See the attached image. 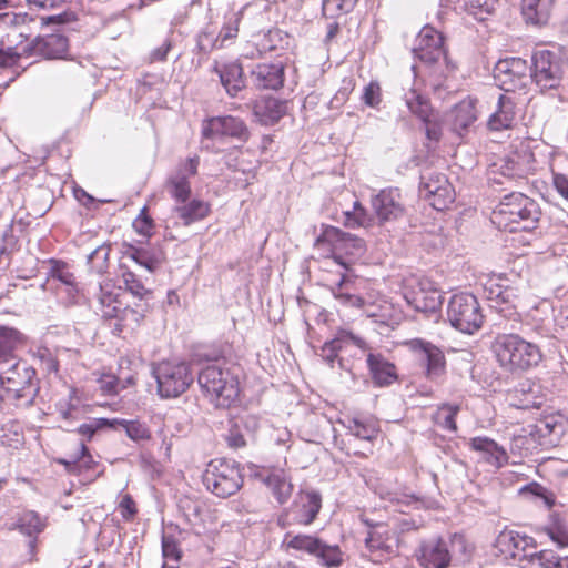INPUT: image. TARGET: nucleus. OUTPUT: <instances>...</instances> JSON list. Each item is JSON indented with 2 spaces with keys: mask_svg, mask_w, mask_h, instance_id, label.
<instances>
[{
  "mask_svg": "<svg viewBox=\"0 0 568 568\" xmlns=\"http://www.w3.org/2000/svg\"><path fill=\"white\" fill-rule=\"evenodd\" d=\"M539 216V206L532 199L514 192L504 196L490 220L499 230L517 232L534 229Z\"/></svg>",
  "mask_w": 568,
  "mask_h": 568,
  "instance_id": "nucleus-1",
  "label": "nucleus"
},
{
  "mask_svg": "<svg viewBox=\"0 0 568 568\" xmlns=\"http://www.w3.org/2000/svg\"><path fill=\"white\" fill-rule=\"evenodd\" d=\"M493 352L507 372L519 373L537 366L542 358L540 348L518 334H499L493 343Z\"/></svg>",
  "mask_w": 568,
  "mask_h": 568,
  "instance_id": "nucleus-2",
  "label": "nucleus"
},
{
  "mask_svg": "<svg viewBox=\"0 0 568 568\" xmlns=\"http://www.w3.org/2000/svg\"><path fill=\"white\" fill-rule=\"evenodd\" d=\"M199 385L216 407H229L240 393L237 375L220 363L206 365L199 374Z\"/></svg>",
  "mask_w": 568,
  "mask_h": 568,
  "instance_id": "nucleus-3",
  "label": "nucleus"
},
{
  "mask_svg": "<svg viewBox=\"0 0 568 568\" xmlns=\"http://www.w3.org/2000/svg\"><path fill=\"white\" fill-rule=\"evenodd\" d=\"M36 371L27 362L11 358L8 365L0 366V387L7 397L20 405H31L38 393L34 383Z\"/></svg>",
  "mask_w": 568,
  "mask_h": 568,
  "instance_id": "nucleus-4",
  "label": "nucleus"
},
{
  "mask_svg": "<svg viewBox=\"0 0 568 568\" xmlns=\"http://www.w3.org/2000/svg\"><path fill=\"white\" fill-rule=\"evenodd\" d=\"M469 546L460 534L432 538L420 542L416 558L423 568H447L454 557H466Z\"/></svg>",
  "mask_w": 568,
  "mask_h": 568,
  "instance_id": "nucleus-5",
  "label": "nucleus"
},
{
  "mask_svg": "<svg viewBox=\"0 0 568 568\" xmlns=\"http://www.w3.org/2000/svg\"><path fill=\"white\" fill-rule=\"evenodd\" d=\"M535 156L529 145L519 141L511 144L509 152L498 162L491 164L489 169V179L498 184H503V179L521 180L534 170Z\"/></svg>",
  "mask_w": 568,
  "mask_h": 568,
  "instance_id": "nucleus-6",
  "label": "nucleus"
},
{
  "mask_svg": "<svg viewBox=\"0 0 568 568\" xmlns=\"http://www.w3.org/2000/svg\"><path fill=\"white\" fill-rule=\"evenodd\" d=\"M206 488L221 498L234 495L243 484L239 467L230 460L214 459L203 475Z\"/></svg>",
  "mask_w": 568,
  "mask_h": 568,
  "instance_id": "nucleus-7",
  "label": "nucleus"
},
{
  "mask_svg": "<svg viewBox=\"0 0 568 568\" xmlns=\"http://www.w3.org/2000/svg\"><path fill=\"white\" fill-rule=\"evenodd\" d=\"M158 394L162 398H175L193 383V374L186 363L162 362L153 368Z\"/></svg>",
  "mask_w": 568,
  "mask_h": 568,
  "instance_id": "nucleus-8",
  "label": "nucleus"
},
{
  "mask_svg": "<svg viewBox=\"0 0 568 568\" xmlns=\"http://www.w3.org/2000/svg\"><path fill=\"white\" fill-rule=\"evenodd\" d=\"M447 317L452 326L466 334H474L484 322L477 298L468 293L455 294L450 298Z\"/></svg>",
  "mask_w": 568,
  "mask_h": 568,
  "instance_id": "nucleus-9",
  "label": "nucleus"
},
{
  "mask_svg": "<svg viewBox=\"0 0 568 568\" xmlns=\"http://www.w3.org/2000/svg\"><path fill=\"white\" fill-rule=\"evenodd\" d=\"M285 542L288 548L304 551L315 557L325 567H339L343 564L344 555L337 545H329L314 535H291L287 534Z\"/></svg>",
  "mask_w": 568,
  "mask_h": 568,
  "instance_id": "nucleus-10",
  "label": "nucleus"
},
{
  "mask_svg": "<svg viewBox=\"0 0 568 568\" xmlns=\"http://www.w3.org/2000/svg\"><path fill=\"white\" fill-rule=\"evenodd\" d=\"M322 507L321 494L314 490L300 491L292 506L278 517L281 526L292 524L310 525L314 521Z\"/></svg>",
  "mask_w": 568,
  "mask_h": 568,
  "instance_id": "nucleus-11",
  "label": "nucleus"
},
{
  "mask_svg": "<svg viewBox=\"0 0 568 568\" xmlns=\"http://www.w3.org/2000/svg\"><path fill=\"white\" fill-rule=\"evenodd\" d=\"M530 68L520 58L499 60L494 69V79L505 92L524 90L530 82Z\"/></svg>",
  "mask_w": 568,
  "mask_h": 568,
  "instance_id": "nucleus-12",
  "label": "nucleus"
},
{
  "mask_svg": "<svg viewBox=\"0 0 568 568\" xmlns=\"http://www.w3.org/2000/svg\"><path fill=\"white\" fill-rule=\"evenodd\" d=\"M397 551L394 534L384 525H377L368 531L361 556L373 564L381 565L395 556Z\"/></svg>",
  "mask_w": 568,
  "mask_h": 568,
  "instance_id": "nucleus-13",
  "label": "nucleus"
},
{
  "mask_svg": "<svg viewBox=\"0 0 568 568\" xmlns=\"http://www.w3.org/2000/svg\"><path fill=\"white\" fill-rule=\"evenodd\" d=\"M413 52L417 59L427 64L445 63L446 70L452 72L454 67L447 61L444 48V37L435 28L425 26L416 38Z\"/></svg>",
  "mask_w": 568,
  "mask_h": 568,
  "instance_id": "nucleus-14",
  "label": "nucleus"
},
{
  "mask_svg": "<svg viewBox=\"0 0 568 568\" xmlns=\"http://www.w3.org/2000/svg\"><path fill=\"white\" fill-rule=\"evenodd\" d=\"M403 295L408 305L423 313H436L443 304L442 293L427 278H420L406 285Z\"/></svg>",
  "mask_w": 568,
  "mask_h": 568,
  "instance_id": "nucleus-15",
  "label": "nucleus"
},
{
  "mask_svg": "<svg viewBox=\"0 0 568 568\" xmlns=\"http://www.w3.org/2000/svg\"><path fill=\"white\" fill-rule=\"evenodd\" d=\"M419 192L437 211L447 209L454 202L456 195L447 176L439 172L423 174Z\"/></svg>",
  "mask_w": 568,
  "mask_h": 568,
  "instance_id": "nucleus-16",
  "label": "nucleus"
},
{
  "mask_svg": "<svg viewBox=\"0 0 568 568\" xmlns=\"http://www.w3.org/2000/svg\"><path fill=\"white\" fill-rule=\"evenodd\" d=\"M530 80L541 90L556 89L562 79V69L556 54L548 50L536 51L532 55Z\"/></svg>",
  "mask_w": 568,
  "mask_h": 568,
  "instance_id": "nucleus-17",
  "label": "nucleus"
},
{
  "mask_svg": "<svg viewBox=\"0 0 568 568\" xmlns=\"http://www.w3.org/2000/svg\"><path fill=\"white\" fill-rule=\"evenodd\" d=\"M495 548L505 559L526 564L537 546L530 536L515 530H503L495 540Z\"/></svg>",
  "mask_w": 568,
  "mask_h": 568,
  "instance_id": "nucleus-18",
  "label": "nucleus"
},
{
  "mask_svg": "<svg viewBox=\"0 0 568 568\" xmlns=\"http://www.w3.org/2000/svg\"><path fill=\"white\" fill-rule=\"evenodd\" d=\"M326 236L335 237L333 244V260L348 270L354 262L365 252V243L356 235L342 232L339 229L331 227Z\"/></svg>",
  "mask_w": 568,
  "mask_h": 568,
  "instance_id": "nucleus-19",
  "label": "nucleus"
},
{
  "mask_svg": "<svg viewBox=\"0 0 568 568\" xmlns=\"http://www.w3.org/2000/svg\"><path fill=\"white\" fill-rule=\"evenodd\" d=\"M199 158H187L168 178L165 189L176 203H184L191 195L190 178L197 173Z\"/></svg>",
  "mask_w": 568,
  "mask_h": 568,
  "instance_id": "nucleus-20",
  "label": "nucleus"
},
{
  "mask_svg": "<svg viewBox=\"0 0 568 568\" xmlns=\"http://www.w3.org/2000/svg\"><path fill=\"white\" fill-rule=\"evenodd\" d=\"M203 136L209 139H217L231 136L241 141L248 139V130L245 123L235 116H215L210 119L203 126Z\"/></svg>",
  "mask_w": 568,
  "mask_h": 568,
  "instance_id": "nucleus-21",
  "label": "nucleus"
},
{
  "mask_svg": "<svg viewBox=\"0 0 568 568\" xmlns=\"http://www.w3.org/2000/svg\"><path fill=\"white\" fill-rule=\"evenodd\" d=\"M372 207L381 223L397 220L404 213L397 190H382L372 199Z\"/></svg>",
  "mask_w": 568,
  "mask_h": 568,
  "instance_id": "nucleus-22",
  "label": "nucleus"
},
{
  "mask_svg": "<svg viewBox=\"0 0 568 568\" xmlns=\"http://www.w3.org/2000/svg\"><path fill=\"white\" fill-rule=\"evenodd\" d=\"M260 478L280 505L287 503L294 486L290 474L285 469L273 468L265 470L260 474Z\"/></svg>",
  "mask_w": 568,
  "mask_h": 568,
  "instance_id": "nucleus-23",
  "label": "nucleus"
},
{
  "mask_svg": "<svg viewBox=\"0 0 568 568\" xmlns=\"http://www.w3.org/2000/svg\"><path fill=\"white\" fill-rule=\"evenodd\" d=\"M94 295L98 301V310L104 318L116 316L124 304L121 298V288L115 286L111 280L100 282Z\"/></svg>",
  "mask_w": 568,
  "mask_h": 568,
  "instance_id": "nucleus-24",
  "label": "nucleus"
},
{
  "mask_svg": "<svg viewBox=\"0 0 568 568\" xmlns=\"http://www.w3.org/2000/svg\"><path fill=\"white\" fill-rule=\"evenodd\" d=\"M23 53L38 54L48 59L61 58L68 51V39L60 33L37 38L30 47L22 49Z\"/></svg>",
  "mask_w": 568,
  "mask_h": 568,
  "instance_id": "nucleus-25",
  "label": "nucleus"
},
{
  "mask_svg": "<svg viewBox=\"0 0 568 568\" xmlns=\"http://www.w3.org/2000/svg\"><path fill=\"white\" fill-rule=\"evenodd\" d=\"M469 446L480 454L481 459L494 468H501L508 464L506 449L488 437H474Z\"/></svg>",
  "mask_w": 568,
  "mask_h": 568,
  "instance_id": "nucleus-26",
  "label": "nucleus"
},
{
  "mask_svg": "<svg viewBox=\"0 0 568 568\" xmlns=\"http://www.w3.org/2000/svg\"><path fill=\"white\" fill-rule=\"evenodd\" d=\"M252 78L257 88L276 90L283 85L284 68L281 63H261L252 71Z\"/></svg>",
  "mask_w": 568,
  "mask_h": 568,
  "instance_id": "nucleus-27",
  "label": "nucleus"
},
{
  "mask_svg": "<svg viewBox=\"0 0 568 568\" xmlns=\"http://www.w3.org/2000/svg\"><path fill=\"white\" fill-rule=\"evenodd\" d=\"M515 106L516 103L513 97L500 94L497 109L488 119L489 129L499 131L510 128L516 116Z\"/></svg>",
  "mask_w": 568,
  "mask_h": 568,
  "instance_id": "nucleus-28",
  "label": "nucleus"
},
{
  "mask_svg": "<svg viewBox=\"0 0 568 568\" xmlns=\"http://www.w3.org/2000/svg\"><path fill=\"white\" fill-rule=\"evenodd\" d=\"M513 405L520 409L539 408L542 396L539 395V385L527 379L518 384L511 393Z\"/></svg>",
  "mask_w": 568,
  "mask_h": 568,
  "instance_id": "nucleus-29",
  "label": "nucleus"
},
{
  "mask_svg": "<svg viewBox=\"0 0 568 568\" xmlns=\"http://www.w3.org/2000/svg\"><path fill=\"white\" fill-rule=\"evenodd\" d=\"M253 111L262 124L270 125L283 118L286 113V104L275 98H264L256 101Z\"/></svg>",
  "mask_w": 568,
  "mask_h": 568,
  "instance_id": "nucleus-30",
  "label": "nucleus"
},
{
  "mask_svg": "<svg viewBox=\"0 0 568 568\" xmlns=\"http://www.w3.org/2000/svg\"><path fill=\"white\" fill-rule=\"evenodd\" d=\"M367 352V365L374 382L379 385H389L396 379L395 366L385 359L381 354L371 349Z\"/></svg>",
  "mask_w": 568,
  "mask_h": 568,
  "instance_id": "nucleus-31",
  "label": "nucleus"
},
{
  "mask_svg": "<svg viewBox=\"0 0 568 568\" xmlns=\"http://www.w3.org/2000/svg\"><path fill=\"white\" fill-rule=\"evenodd\" d=\"M555 0H523L521 13L531 24H544L548 21Z\"/></svg>",
  "mask_w": 568,
  "mask_h": 568,
  "instance_id": "nucleus-32",
  "label": "nucleus"
},
{
  "mask_svg": "<svg viewBox=\"0 0 568 568\" xmlns=\"http://www.w3.org/2000/svg\"><path fill=\"white\" fill-rule=\"evenodd\" d=\"M452 123L456 132L460 134L477 120L476 100L465 99L460 101L452 111Z\"/></svg>",
  "mask_w": 568,
  "mask_h": 568,
  "instance_id": "nucleus-33",
  "label": "nucleus"
},
{
  "mask_svg": "<svg viewBox=\"0 0 568 568\" xmlns=\"http://www.w3.org/2000/svg\"><path fill=\"white\" fill-rule=\"evenodd\" d=\"M497 280L498 282L490 278L485 285L487 298L496 303L494 307H498L501 304L515 303L518 297L517 291L504 283L506 282L505 277L499 276Z\"/></svg>",
  "mask_w": 568,
  "mask_h": 568,
  "instance_id": "nucleus-34",
  "label": "nucleus"
},
{
  "mask_svg": "<svg viewBox=\"0 0 568 568\" xmlns=\"http://www.w3.org/2000/svg\"><path fill=\"white\" fill-rule=\"evenodd\" d=\"M123 257L130 258L150 273L155 272L162 263V254L160 252L132 245L126 248Z\"/></svg>",
  "mask_w": 568,
  "mask_h": 568,
  "instance_id": "nucleus-35",
  "label": "nucleus"
},
{
  "mask_svg": "<svg viewBox=\"0 0 568 568\" xmlns=\"http://www.w3.org/2000/svg\"><path fill=\"white\" fill-rule=\"evenodd\" d=\"M420 347L423 358L427 362V376L432 379L439 377L445 369V356L443 352L435 345L417 341Z\"/></svg>",
  "mask_w": 568,
  "mask_h": 568,
  "instance_id": "nucleus-36",
  "label": "nucleus"
},
{
  "mask_svg": "<svg viewBox=\"0 0 568 568\" xmlns=\"http://www.w3.org/2000/svg\"><path fill=\"white\" fill-rule=\"evenodd\" d=\"M209 212V203L196 199L189 203H181V205L174 207V213L182 221L183 225H190L195 221L204 219L207 216Z\"/></svg>",
  "mask_w": 568,
  "mask_h": 568,
  "instance_id": "nucleus-37",
  "label": "nucleus"
},
{
  "mask_svg": "<svg viewBox=\"0 0 568 568\" xmlns=\"http://www.w3.org/2000/svg\"><path fill=\"white\" fill-rule=\"evenodd\" d=\"M342 214L346 227H369L375 224V216L369 214L358 200L353 201L352 206L343 210Z\"/></svg>",
  "mask_w": 568,
  "mask_h": 568,
  "instance_id": "nucleus-38",
  "label": "nucleus"
},
{
  "mask_svg": "<svg viewBox=\"0 0 568 568\" xmlns=\"http://www.w3.org/2000/svg\"><path fill=\"white\" fill-rule=\"evenodd\" d=\"M525 568H568V556H557L552 550H534Z\"/></svg>",
  "mask_w": 568,
  "mask_h": 568,
  "instance_id": "nucleus-39",
  "label": "nucleus"
},
{
  "mask_svg": "<svg viewBox=\"0 0 568 568\" xmlns=\"http://www.w3.org/2000/svg\"><path fill=\"white\" fill-rule=\"evenodd\" d=\"M408 110L423 121H428L432 108L429 100L416 85L412 87L404 95Z\"/></svg>",
  "mask_w": 568,
  "mask_h": 568,
  "instance_id": "nucleus-40",
  "label": "nucleus"
},
{
  "mask_svg": "<svg viewBox=\"0 0 568 568\" xmlns=\"http://www.w3.org/2000/svg\"><path fill=\"white\" fill-rule=\"evenodd\" d=\"M220 79L226 92L231 97H235L245 87L243 69L237 63L224 65L220 71Z\"/></svg>",
  "mask_w": 568,
  "mask_h": 568,
  "instance_id": "nucleus-41",
  "label": "nucleus"
},
{
  "mask_svg": "<svg viewBox=\"0 0 568 568\" xmlns=\"http://www.w3.org/2000/svg\"><path fill=\"white\" fill-rule=\"evenodd\" d=\"M22 341L23 335L19 331L0 326V366H6L11 358H16L13 348Z\"/></svg>",
  "mask_w": 568,
  "mask_h": 568,
  "instance_id": "nucleus-42",
  "label": "nucleus"
},
{
  "mask_svg": "<svg viewBox=\"0 0 568 568\" xmlns=\"http://www.w3.org/2000/svg\"><path fill=\"white\" fill-rule=\"evenodd\" d=\"M22 341L23 335L19 331L0 326V366H6L11 358H16L13 348Z\"/></svg>",
  "mask_w": 568,
  "mask_h": 568,
  "instance_id": "nucleus-43",
  "label": "nucleus"
},
{
  "mask_svg": "<svg viewBox=\"0 0 568 568\" xmlns=\"http://www.w3.org/2000/svg\"><path fill=\"white\" fill-rule=\"evenodd\" d=\"M333 296L345 306L362 307L363 298L352 290L349 280L345 274L341 275L339 281L331 288Z\"/></svg>",
  "mask_w": 568,
  "mask_h": 568,
  "instance_id": "nucleus-44",
  "label": "nucleus"
},
{
  "mask_svg": "<svg viewBox=\"0 0 568 568\" xmlns=\"http://www.w3.org/2000/svg\"><path fill=\"white\" fill-rule=\"evenodd\" d=\"M344 425L351 435L361 440L372 442L378 434V427L374 420L355 417L344 422Z\"/></svg>",
  "mask_w": 568,
  "mask_h": 568,
  "instance_id": "nucleus-45",
  "label": "nucleus"
},
{
  "mask_svg": "<svg viewBox=\"0 0 568 568\" xmlns=\"http://www.w3.org/2000/svg\"><path fill=\"white\" fill-rule=\"evenodd\" d=\"M459 412L458 405L444 404L437 408L434 414V422L436 425L442 427L445 430L456 432V415Z\"/></svg>",
  "mask_w": 568,
  "mask_h": 568,
  "instance_id": "nucleus-46",
  "label": "nucleus"
},
{
  "mask_svg": "<svg viewBox=\"0 0 568 568\" xmlns=\"http://www.w3.org/2000/svg\"><path fill=\"white\" fill-rule=\"evenodd\" d=\"M17 526L24 535L33 536L43 530L45 523L36 511L28 510L21 514Z\"/></svg>",
  "mask_w": 568,
  "mask_h": 568,
  "instance_id": "nucleus-47",
  "label": "nucleus"
},
{
  "mask_svg": "<svg viewBox=\"0 0 568 568\" xmlns=\"http://www.w3.org/2000/svg\"><path fill=\"white\" fill-rule=\"evenodd\" d=\"M548 537L558 546H568V524L558 516H552L550 523L545 527Z\"/></svg>",
  "mask_w": 568,
  "mask_h": 568,
  "instance_id": "nucleus-48",
  "label": "nucleus"
},
{
  "mask_svg": "<svg viewBox=\"0 0 568 568\" xmlns=\"http://www.w3.org/2000/svg\"><path fill=\"white\" fill-rule=\"evenodd\" d=\"M497 3L498 0H464V9L476 20L484 21L495 11Z\"/></svg>",
  "mask_w": 568,
  "mask_h": 568,
  "instance_id": "nucleus-49",
  "label": "nucleus"
},
{
  "mask_svg": "<svg viewBox=\"0 0 568 568\" xmlns=\"http://www.w3.org/2000/svg\"><path fill=\"white\" fill-rule=\"evenodd\" d=\"M110 251V245L102 244L88 256V264L93 272L98 274H103L106 272L109 266Z\"/></svg>",
  "mask_w": 568,
  "mask_h": 568,
  "instance_id": "nucleus-50",
  "label": "nucleus"
},
{
  "mask_svg": "<svg viewBox=\"0 0 568 568\" xmlns=\"http://www.w3.org/2000/svg\"><path fill=\"white\" fill-rule=\"evenodd\" d=\"M113 318L119 321V326L133 329L140 324L141 320L143 318V314L140 311L129 307L124 303L119 310V314Z\"/></svg>",
  "mask_w": 568,
  "mask_h": 568,
  "instance_id": "nucleus-51",
  "label": "nucleus"
},
{
  "mask_svg": "<svg viewBox=\"0 0 568 568\" xmlns=\"http://www.w3.org/2000/svg\"><path fill=\"white\" fill-rule=\"evenodd\" d=\"M220 43V36L213 26H207L197 37V45L204 52H211L221 48Z\"/></svg>",
  "mask_w": 568,
  "mask_h": 568,
  "instance_id": "nucleus-52",
  "label": "nucleus"
},
{
  "mask_svg": "<svg viewBox=\"0 0 568 568\" xmlns=\"http://www.w3.org/2000/svg\"><path fill=\"white\" fill-rule=\"evenodd\" d=\"M51 276L68 286L69 293L78 292L75 277L67 264L57 263L51 270Z\"/></svg>",
  "mask_w": 568,
  "mask_h": 568,
  "instance_id": "nucleus-53",
  "label": "nucleus"
},
{
  "mask_svg": "<svg viewBox=\"0 0 568 568\" xmlns=\"http://www.w3.org/2000/svg\"><path fill=\"white\" fill-rule=\"evenodd\" d=\"M342 335H347V337L343 336V341H338L336 348L341 351L345 349L348 345H354L363 352L369 351L368 344L361 336L355 335L353 332L347 329H338L334 336V338H339Z\"/></svg>",
  "mask_w": 568,
  "mask_h": 568,
  "instance_id": "nucleus-54",
  "label": "nucleus"
},
{
  "mask_svg": "<svg viewBox=\"0 0 568 568\" xmlns=\"http://www.w3.org/2000/svg\"><path fill=\"white\" fill-rule=\"evenodd\" d=\"M111 423H118L124 427L126 435L133 440H143L150 438L149 428L135 420H112Z\"/></svg>",
  "mask_w": 568,
  "mask_h": 568,
  "instance_id": "nucleus-55",
  "label": "nucleus"
},
{
  "mask_svg": "<svg viewBox=\"0 0 568 568\" xmlns=\"http://www.w3.org/2000/svg\"><path fill=\"white\" fill-rule=\"evenodd\" d=\"M240 20L241 17L239 13H232L226 18L225 23L219 31L221 40L220 47H224L227 41H231L237 37Z\"/></svg>",
  "mask_w": 568,
  "mask_h": 568,
  "instance_id": "nucleus-56",
  "label": "nucleus"
},
{
  "mask_svg": "<svg viewBox=\"0 0 568 568\" xmlns=\"http://www.w3.org/2000/svg\"><path fill=\"white\" fill-rule=\"evenodd\" d=\"M0 20L4 26L12 27L14 29H19L22 27H28L29 24H37V20L29 16L28 13H16V12H8L2 16H0Z\"/></svg>",
  "mask_w": 568,
  "mask_h": 568,
  "instance_id": "nucleus-57",
  "label": "nucleus"
},
{
  "mask_svg": "<svg viewBox=\"0 0 568 568\" xmlns=\"http://www.w3.org/2000/svg\"><path fill=\"white\" fill-rule=\"evenodd\" d=\"M362 100L371 108L378 106L382 101V91L378 82L372 81L364 88Z\"/></svg>",
  "mask_w": 568,
  "mask_h": 568,
  "instance_id": "nucleus-58",
  "label": "nucleus"
},
{
  "mask_svg": "<svg viewBox=\"0 0 568 568\" xmlns=\"http://www.w3.org/2000/svg\"><path fill=\"white\" fill-rule=\"evenodd\" d=\"M83 462L85 466L92 462V457L88 452L84 442H81L79 445V453L70 456L69 459H61L60 463L63 464L69 471H73L74 467L78 463Z\"/></svg>",
  "mask_w": 568,
  "mask_h": 568,
  "instance_id": "nucleus-59",
  "label": "nucleus"
},
{
  "mask_svg": "<svg viewBox=\"0 0 568 568\" xmlns=\"http://www.w3.org/2000/svg\"><path fill=\"white\" fill-rule=\"evenodd\" d=\"M240 423L234 424L226 436L229 446L233 448L244 447L251 437L244 433Z\"/></svg>",
  "mask_w": 568,
  "mask_h": 568,
  "instance_id": "nucleus-60",
  "label": "nucleus"
},
{
  "mask_svg": "<svg viewBox=\"0 0 568 568\" xmlns=\"http://www.w3.org/2000/svg\"><path fill=\"white\" fill-rule=\"evenodd\" d=\"M162 554L168 561L178 562L181 557L178 542L172 536L163 535L162 537Z\"/></svg>",
  "mask_w": 568,
  "mask_h": 568,
  "instance_id": "nucleus-61",
  "label": "nucleus"
},
{
  "mask_svg": "<svg viewBox=\"0 0 568 568\" xmlns=\"http://www.w3.org/2000/svg\"><path fill=\"white\" fill-rule=\"evenodd\" d=\"M122 278L125 284V287L133 295L142 297L146 293V288L132 271L124 270L122 272Z\"/></svg>",
  "mask_w": 568,
  "mask_h": 568,
  "instance_id": "nucleus-62",
  "label": "nucleus"
},
{
  "mask_svg": "<svg viewBox=\"0 0 568 568\" xmlns=\"http://www.w3.org/2000/svg\"><path fill=\"white\" fill-rule=\"evenodd\" d=\"M105 426H113V423L105 418L93 419L89 423L82 424L78 428V433L85 437L87 440H90L98 429H101Z\"/></svg>",
  "mask_w": 568,
  "mask_h": 568,
  "instance_id": "nucleus-63",
  "label": "nucleus"
},
{
  "mask_svg": "<svg viewBox=\"0 0 568 568\" xmlns=\"http://www.w3.org/2000/svg\"><path fill=\"white\" fill-rule=\"evenodd\" d=\"M98 383H99L100 389L104 394L110 395V394L118 393L119 379L114 375H112V374H103L98 379Z\"/></svg>",
  "mask_w": 568,
  "mask_h": 568,
  "instance_id": "nucleus-64",
  "label": "nucleus"
}]
</instances>
